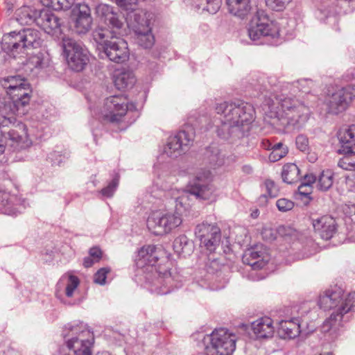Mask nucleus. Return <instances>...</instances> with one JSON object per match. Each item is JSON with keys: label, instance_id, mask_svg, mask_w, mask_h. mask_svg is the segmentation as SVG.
<instances>
[{"label": "nucleus", "instance_id": "obj_32", "mask_svg": "<svg viewBox=\"0 0 355 355\" xmlns=\"http://www.w3.org/2000/svg\"><path fill=\"white\" fill-rule=\"evenodd\" d=\"M300 173V169L295 164H286L282 168V180L287 184H293L297 182L301 179Z\"/></svg>", "mask_w": 355, "mask_h": 355}, {"label": "nucleus", "instance_id": "obj_62", "mask_svg": "<svg viewBox=\"0 0 355 355\" xmlns=\"http://www.w3.org/2000/svg\"><path fill=\"white\" fill-rule=\"evenodd\" d=\"M259 215V211L258 210H256L255 211L252 212L251 216L253 218H257Z\"/></svg>", "mask_w": 355, "mask_h": 355}, {"label": "nucleus", "instance_id": "obj_23", "mask_svg": "<svg viewBox=\"0 0 355 355\" xmlns=\"http://www.w3.org/2000/svg\"><path fill=\"white\" fill-rule=\"evenodd\" d=\"M24 209V202L16 194H12L0 187V211L2 213L9 216H16L21 213Z\"/></svg>", "mask_w": 355, "mask_h": 355}, {"label": "nucleus", "instance_id": "obj_15", "mask_svg": "<svg viewBox=\"0 0 355 355\" xmlns=\"http://www.w3.org/2000/svg\"><path fill=\"white\" fill-rule=\"evenodd\" d=\"M212 178V174L209 170L200 169L196 175L197 182L192 185L189 190H184L191 196H195L197 199L207 200L209 202H215L217 199L216 187L209 182Z\"/></svg>", "mask_w": 355, "mask_h": 355}, {"label": "nucleus", "instance_id": "obj_33", "mask_svg": "<svg viewBox=\"0 0 355 355\" xmlns=\"http://www.w3.org/2000/svg\"><path fill=\"white\" fill-rule=\"evenodd\" d=\"M132 73L128 71H116L114 77V85L118 89H124L135 83Z\"/></svg>", "mask_w": 355, "mask_h": 355}, {"label": "nucleus", "instance_id": "obj_52", "mask_svg": "<svg viewBox=\"0 0 355 355\" xmlns=\"http://www.w3.org/2000/svg\"><path fill=\"white\" fill-rule=\"evenodd\" d=\"M344 78L346 81L352 82V84L350 86L355 88V68L347 70Z\"/></svg>", "mask_w": 355, "mask_h": 355}, {"label": "nucleus", "instance_id": "obj_59", "mask_svg": "<svg viewBox=\"0 0 355 355\" xmlns=\"http://www.w3.org/2000/svg\"><path fill=\"white\" fill-rule=\"evenodd\" d=\"M136 3H137V0H135V5L132 6L133 10H129V11H130V12H129L128 13V15H130V14H133L134 12H137V11H141L140 10H136V9H135Z\"/></svg>", "mask_w": 355, "mask_h": 355}, {"label": "nucleus", "instance_id": "obj_3", "mask_svg": "<svg viewBox=\"0 0 355 355\" xmlns=\"http://www.w3.org/2000/svg\"><path fill=\"white\" fill-rule=\"evenodd\" d=\"M318 304L324 310L333 309L330 317L323 323V330L330 331L341 325L345 314L355 307V292L345 294L344 290L338 286L325 290L319 296Z\"/></svg>", "mask_w": 355, "mask_h": 355}, {"label": "nucleus", "instance_id": "obj_1", "mask_svg": "<svg viewBox=\"0 0 355 355\" xmlns=\"http://www.w3.org/2000/svg\"><path fill=\"white\" fill-rule=\"evenodd\" d=\"M96 12L112 31L103 28H97L92 35L97 44L98 50L102 51L110 60L122 63L129 58L127 42L118 35L123 34V17L107 4H99Z\"/></svg>", "mask_w": 355, "mask_h": 355}, {"label": "nucleus", "instance_id": "obj_64", "mask_svg": "<svg viewBox=\"0 0 355 355\" xmlns=\"http://www.w3.org/2000/svg\"><path fill=\"white\" fill-rule=\"evenodd\" d=\"M269 108L272 110L275 109V103L272 101V104H269Z\"/></svg>", "mask_w": 355, "mask_h": 355}, {"label": "nucleus", "instance_id": "obj_9", "mask_svg": "<svg viewBox=\"0 0 355 355\" xmlns=\"http://www.w3.org/2000/svg\"><path fill=\"white\" fill-rule=\"evenodd\" d=\"M215 110L220 116L221 123L232 128L248 125L254 119V107L248 103L223 102L216 105Z\"/></svg>", "mask_w": 355, "mask_h": 355}, {"label": "nucleus", "instance_id": "obj_55", "mask_svg": "<svg viewBox=\"0 0 355 355\" xmlns=\"http://www.w3.org/2000/svg\"><path fill=\"white\" fill-rule=\"evenodd\" d=\"M263 237L266 239L272 241L276 239V234L271 229H265L262 232Z\"/></svg>", "mask_w": 355, "mask_h": 355}, {"label": "nucleus", "instance_id": "obj_57", "mask_svg": "<svg viewBox=\"0 0 355 355\" xmlns=\"http://www.w3.org/2000/svg\"><path fill=\"white\" fill-rule=\"evenodd\" d=\"M94 262H96L95 260L89 256V257L85 258L83 265L85 268H89Z\"/></svg>", "mask_w": 355, "mask_h": 355}, {"label": "nucleus", "instance_id": "obj_20", "mask_svg": "<svg viewBox=\"0 0 355 355\" xmlns=\"http://www.w3.org/2000/svg\"><path fill=\"white\" fill-rule=\"evenodd\" d=\"M62 19L48 9L40 10L37 19V26L45 33L56 38L61 37L62 34Z\"/></svg>", "mask_w": 355, "mask_h": 355}, {"label": "nucleus", "instance_id": "obj_39", "mask_svg": "<svg viewBox=\"0 0 355 355\" xmlns=\"http://www.w3.org/2000/svg\"><path fill=\"white\" fill-rule=\"evenodd\" d=\"M189 245L187 237L184 235L177 237L173 241V249L178 254H183Z\"/></svg>", "mask_w": 355, "mask_h": 355}, {"label": "nucleus", "instance_id": "obj_54", "mask_svg": "<svg viewBox=\"0 0 355 355\" xmlns=\"http://www.w3.org/2000/svg\"><path fill=\"white\" fill-rule=\"evenodd\" d=\"M101 255L102 252L98 248L94 247L89 250V256L93 258L95 261H98Z\"/></svg>", "mask_w": 355, "mask_h": 355}, {"label": "nucleus", "instance_id": "obj_13", "mask_svg": "<svg viewBox=\"0 0 355 355\" xmlns=\"http://www.w3.org/2000/svg\"><path fill=\"white\" fill-rule=\"evenodd\" d=\"M126 22L128 26L134 31L137 43L139 46L145 49L153 46L155 42L154 36L143 11H137L127 15Z\"/></svg>", "mask_w": 355, "mask_h": 355}, {"label": "nucleus", "instance_id": "obj_29", "mask_svg": "<svg viewBox=\"0 0 355 355\" xmlns=\"http://www.w3.org/2000/svg\"><path fill=\"white\" fill-rule=\"evenodd\" d=\"M22 115L18 114L15 107L13 108L7 103L3 104V106L0 107V130H5L8 131L6 128H10V125L15 126L14 129H17V125H15L17 122L15 116Z\"/></svg>", "mask_w": 355, "mask_h": 355}, {"label": "nucleus", "instance_id": "obj_38", "mask_svg": "<svg viewBox=\"0 0 355 355\" xmlns=\"http://www.w3.org/2000/svg\"><path fill=\"white\" fill-rule=\"evenodd\" d=\"M288 152L287 146L282 142H279L272 146L271 153L268 159L272 162H275L284 157Z\"/></svg>", "mask_w": 355, "mask_h": 355}, {"label": "nucleus", "instance_id": "obj_37", "mask_svg": "<svg viewBox=\"0 0 355 355\" xmlns=\"http://www.w3.org/2000/svg\"><path fill=\"white\" fill-rule=\"evenodd\" d=\"M221 0H193V6L202 11H207L210 14H215L220 8Z\"/></svg>", "mask_w": 355, "mask_h": 355}, {"label": "nucleus", "instance_id": "obj_10", "mask_svg": "<svg viewBox=\"0 0 355 355\" xmlns=\"http://www.w3.org/2000/svg\"><path fill=\"white\" fill-rule=\"evenodd\" d=\"M135 108V105L129 103L124 95H114L106 98L100 110L90 107L92 114L99 120L116 123L123 121L128 110Z\"/></svg>", "mask_w": 355, "mask_h": 355}, {"label": "nucleus", "instance_id": "obj_27", "mask_svg": "<svg viewBox=\"0 0 355 355\" xmlns=\"http://www.w3.org/2000/svg\"><path fill=\"white\" fill-rule=\"evenodd\" d=\"M252 330L258 338H271L275 332L272 320L269 317L258 318L251 324Z\"/></svg>", "mask_w": 355, "mask_h": 355}, {"label": "nucleus", "instance_id": "obj_4", "mask_svg": "<svg viewBox=\"0 0 355 355\" xmlns=\"http://www.w3.org/2000/svg\"><path fill=\"white\" fill-rule=\"evenodd\" d=\"M178 196H174L175 212H153L148 218V230L155 235L170 233L182 223V214L190 207L189 194L187 191L178 190Z\"/></svg>", "mask_w": 355, "mask_h": 355}, {"label": "nucleus", "instance_id": "obj_63", "mask_svg": "<svg viewBox=\"0 0 355 355\" xmlns=\"http://www.w3.org/2000/svg\"><path fill=\"white\" fill-rule=\"evenodd\" d=\"M349 173H350L351 175H354V176L353 178H354V180H355V169L349 170Z\"/></svg>", "mask_w": 355, "mask_h": 355}, {"label": "nucleus", "instance_id": "obj_2", "mask_svg": "<svg viewBox=\"0 0 355 355\" xmlns=\"http://www.w3.org/2000/svg\"><path fill=\"white\" fill-rule=\"evenodd\" d=\"M159 253L155 245H145L138 250L135 261L147 288L153 293L166 295L173 289L171 263L166 260L164 264L157 263Z\"/></svg>", "mask_w": 355, "mask_h": 355}, {"label": "nucleus", "instance_id": "obj_31", "mask_svg": "<svg viewBox=\"0 0 355 355\" xmlns=\"http://www.w3.org/2000/svg\"><path fill=\"white\" fill-rule=\"evenodd\" d=\"M39 12L30 6H22L15 12L16 19L21 25L37 24Z\"/></svg>", "mask_w": 355, "mask_h": 355}, {"label": "nucleus", "instance_id": "obj_6", "mask_svg": "<svg viewBox=\"0 0 355 355\" xmlns=\"http://www.w3.org/2000/svg\"><path fill=\"white\" fill-rule=\"evenodd\" d=\"M278 111L276 116L281 123L288 130H297L308 121L310 116L309 107L297 99L291 98H276Z\"/></svg>", "mask_w": 355, "mask_h": 355}, {"label": "nucleus", "instance_id": "obj_43", "mask_svg": "<svg viewBox=\"0 0 355 355\" xmlns=\"http://www.w3.org/2000/svg\"><path fill=\"white\" fill-rule=\"evenodd\" d=\"M266 6L276 11L283 10L292 0H265Z\"/></svg>", "mask_w": 355, "mask_h": 355}, {"label": "nucleus", "instance_id": "obj_50", "mask_svg": "<svg viewBox=\"0 0 355 355\" xmlns=\"http://www.w3.org/2000/svg\"><path fill=\"white\" fill-rule=\"evenodd\" d=\"M117 6L122 9L129 11V10H133L132 6L135 3V0H112Z\"/></svg>", "mask_w": 355, "mask_h": 355}, {"label": "nucleus", "instance_id": "obj_21", "mask_svg": "<svg viewBox=\"0 0 355 355\" xmlns=\"http://www.w3.org/2000/svg\"><path fill=\"white\" fill-rule=\"evenodd\" d=\"M71 24L73 31L77 34H85L91 28L92 18L89 6L85 3H80L73 10L71 15Z\"/></svg>", "mask_w": 355, "mask_h": 355}, {"label": "nucleus", "instance_id": "obj_34", "mask_svg": "<svg viewBox=\"0 0 355 355\" xmlns=\"http://www.w3.org/2000/svg\"><path fill=\"white\" fill-rule=\"evenodd\" d=\"M1 85L5 89L6 94L12 93L13 89L28 83V80L21 76H10L2 78L0 80Z\"/></svg>", "mask_w": 355, "mask_h": 355}, {"label": "nucleus", "instance_id": "obj_48", "mask_svg": "<svg viewBox=\"0 0 355 355\" xmlns=\"http://www.w3.org/2000/svg\"><path fill=\"white\" fill-rule=\"evenodd\" d=\"M119 184V178H114L105 188L101 190V193L105 197H111L114 194Z\"/></svg>", "mask_w": 355, "mask_h": 355}, {"label": "nucleus", "instance_id": "obj_24", "mask_svg": "<svg viewBox=\"0 0 355 355\" xmlns=\"http://www.w3.org/2000/svg\"><path fill=\"white\" fill-rule=\"evenodd\" d=\"M312 225L315 232L324 240L331 239L336 234L338 227L336 219L330 215L312 218Z\"/></svg>", "mask_w": 355, "mask_h": 355}, {"label": "nucleus", "instance_id": "obj_49", "mask_svg": "<svg viewBox=\"0 0 355 355\" xmlns=\"http://www.w3.org/2000/svg\"><path fill=\"white\" fill-rule=\"evenodd\" d=\"M209 160L210 164L214 168L221 166L224 163L223 158L221 157L217 149L212 152V155L210 156Z\"/></svg>", "mask_w": 355, "mask_h": 355}, {"label": "nucleus", "instance_id": "obj_17", "mask_svg": "<svg viewBox=\"0 0 355 355\" xmlns=\"http://www.w3.org/2000/svg\"><path fill=\"white\" fill-rule=\"evenodd\" d=\"M196 236L200 241V244L208 251L213 252L220 242V230L214 225L202 223L196 226Z\"/></svg>", "mask_w": 355, "mask_h": 355}, {"label": "nucleus", "instance_id": "obj_28", "mask_svg": "<svg viewBox=\"0 0 355 355\" xmlns=\"http://www.w3.org/2000/svg\"><path fill=\"white\" fill-rule=\"evenodd\" d=\"M228 11L241 19L248 15L252 9V0H226Z\"/></svg>", "mask_w": 355, "mask_h": 355}, {"label": "nucleus", "instance_id": "obj_5", "mask_svg": "<svg viewBox=\"0 0 355 355\" xmlns=\"http://www.w3.org/2000/svg\"><path fill=\"white\" fill-rule=\"evenodd\" d=\"M65 348L57 355H92L94 338L87 324L83 322L68 324L63 330Z\"/></svg>", "mask_w": 355, "mask_h": 355}, {"label": "nucleus", "instance_id": "obj_40", "mask_svg": "<svg viewBox=\"0 0 355 355\" xmlns=\"http://www.w3.org/2000/svg\"><path fill=\"white\" fill-rule=\"evenodd\" d=\"M48 4L55 10H67L74 3L75 0H48Z\"/></svg>", "mask_w": 355, "mask_h": 355}, {"label": "nucleus", "instance_id": "obj_35", "mask_svg": "<svg viewBox=\"0 0 355 355\" xmlns=\"http://www.w3.org/2000/svg\"><path fill=\"white\" fill-rule=\"evenodd\" d=\"M338 152L343 155L338 162V166L347 171L355 170V149L349 148V150H340V148Z\"/></svg>", "mask_w": 355, "mask_h": 355}, {"label": "nucleus", "instance_id": "obj_47", "mask_svg": "<svg viewBox=\"0 0 355 355\" xmlns=\"http://www.w3.org/2000/svg\"><path fill=\"white\" fill-rule=\"evenodd\" d=\"M295 144L297 149L302 152H306L309 149V139L304 135H300L296 137Z\"/></svg>", "mask_w": 355, "mask_h": 355}, {"label": "nucleus", "instance_id": "obj_36", "mask_svg": "<svg viewBox=\"0 0 355 355\" xmlns=\"http://www.w3.org/2000/svg\"><path fill=\"white\" fill-rule=\"evenodd\" d=\"M334 183V173L331 170H324L317 178L316 187L318 190L326 191Z\"/></svg>", "mask_w": 355, "mask_h": 355}, {"label": "nucleus", "instance_id": "obj_61", "mask_svg": "<svg viewBox=\"0 0 355 355\" xmlns=\"http://www.w3.org/2000/svg\"><path fill=\"white\" fill-rule=\"evenodd\" d=\"M309 159L310 162H315L316 160V157H315V155H310L309 157Z\"/></svg>", "mask_w": 355, "mask_h": 355}, {"label": "nucleus", "instance_id": "obj_42", "mask_svg": "<svg viewBox=\"0 0 355 355\" xmlns=\"http://www.w3.org/2000/svg\"><path fill=\"white\" fill-rule=\"evenodd\" d=\"M264 187L268 196L270 198L277 197L279 193L278 185L272 180H266L264 182Z\"/></svg>", "mask_w": 355, "mask_h": 355}, {"label": "nucleus", "instance_id": "obj_18", "mask_svg": "<svg viewBox=\"0 0 355 355\" xmlns=\"http://www.w3.org/2000/svg\"><path fill=\"white\" fill-rule=\"evenodd\" d=\"M195 132L190 126L187 125L176 135L170 136L164 148V153L168 157L176 155L184 146H189L194 140Z\"/></svg>", "mask_w": 355, "mask_h": 355}, {"label": "nucleus", "instance_id": "obj_44", "mask_svg": "<svg viewBox=\"0 0 355 355\" xmlns=\"http://www.w3.org/2000/svg\"><path fill=\"white\" fill-rule=\"evenodd\" d=\"M276 206L279 211L286 212L294 207V202L288 198H282L277 200Z\"/></svg>", "mask_w": 355, "mask_h": 355}, {"label": "nucleus", "instance_id": "obj_53", "mask_svg": "<svg viewBox=\"0 0 355 355\" xmlns=\"http://www.w3.org/2000/svg\"><path fill=\"white\" fill-rule=\"evenodd\" d=\"M354 177L349 173L345 175V184L348 187V189L352 191L355 190V180L353 178Z\"/></svg>", "mask_w": 355, "mask_h": 355}, {"label": "nucleus", "instance_id": "obj_11", "mask_svg": "<svg viewBox=\"0 0 355 355\" xmlns=\"http://www.w3.org/2000/svg\"><path fill=\"white\" fill-rule=\"evenodd\" d=\"M236 335L225 328L204 336L202 341L209 355H232L236 349Z\"/></svg>", "mask_w": 355, "mask_h": 355}, {"label": "nucleus", "instance_id": "obj_30", "mask_svg": "<svg viewBox=\"0 0 355 355\" xmlns=\"http://www.w3.org/2000/svg\"><path fill=\"white\" fill-rule=\"evenodd\" d=\"M340 150L355 149V125L340 130L338 135Z\"/></svg>", "mask_w": 355, "mask_h": 355}, {"label": "nucleus", "instance_id": "obj_26", "mask_svg": "<svg viewBox=\"0 0 355 355\" xmlns=\"http://www.w3.org/2000/svg\"><path fill=\"white\" fill-rule=\"evenodd\" d=\"M301 332V322L299 318L282 320L279 323L277 333L283 339H294Z\"/></svg>", "mask_w": 355, "mask_h": 355}, {"label": "nucleus", "instance_id": "obj_56", "mask_svg": "<svg viewBox=\"0 0 355 355\" xmlns=\"http://www.w3.org/2000/svg\"><path fill=\"white\" fill-rule=\"evenodd\" d=\"M272 146H273V144H272V142L269 139H262V141L261 142V147L265 150H271Z\"/></svg>", "mask_w": 355, "mask_h": 355}, {"label": "nucleus", "instance_id": "obj_14", "mask_svg": "<svg viewBox=\"0 0 355 355\" xmlns=\"http://www.w3.org/2000/svg\"><path fill=\"white\" fill-rule=\"evenodd\" d=\"M16 128L17 129L12 128L8 131L0 130V155L4 153L6 148H10L12 150H20L31 145L26 125L17 123Z\"/></svg>", "mask_w": 355, "mask_h": 355}, {"label": "nucleus", "instance_id": "obj_22", "mask_svg": "<svg viewBox=\"0 0 355 355\" xmlns=\"http://www.w3.org/2000/svg\"><path fill=\"white\" fill-rule=\"evenodd\" d=\"M12 92L8 94L12 101L6 103L13 108L15 107L18 114H26L27 112L26 107L29 104L32 92L29 83L17 87Z\"/></svg>", "mask_w": 355, "mask_h": 355}, {"label": "nucleus", "instance_id": "obj_60", "mask_svg": "<svg viewBox=\"0 0 355 355\" xmlns=\"http://www.w3.org/2000/svg\"><path fill=\"white\" fill-rule=\"evenodd\" d=\"M302 191H305V192H309L306 196L311 194V186H307V187L303 189Z\"/></svg>", "mask_w": 355, "mask_h": 355}, {"label": "nucleus", "instance_id": "obj_7", "mask_svg": "<svg viewBox=\"0 0 355 355\" xmlns=\"http://www.w3.org/2000/svg\"><path fill=\"white\" fill-rule=\"evenodd\" d=\"M250 38L257 44L277 45L281 43L277 22L270 19L266 11L257 10L248 28Z\"/></svg>", "mask_w": 355, "mask_h": 355}, {"label": "nucleus", "instance_id": "obj_25", "mask_svg": "<svg viewBox=\"0 0 355 355\" xmlns=\"http://www.w3.org/2000/svg\"><path fill=\"white\" fill-rule=\"evenodd\" d=\"M268 261V255L262 246L259 245L246 250L243 257V263L251 266L255 270L263 268Z\"/></svg>", "mask_w": 355, "mask_h": 355}, {"label": "nucleus", "instance_id": "obj_19", "mask_svg": "<svg viewBox=\"0 0 355 355\" xmlns=\"http://www.w3.org/2000/svg\"><path fill=\"white\" fill-rule=\"evenodd\" d=\"M80 280L78 277L67 273L63 275L58 282L55 287V295L63 303L74 304L72 301L77 292Z\"/></svg>", "mask_w": 355, "mask_h": 355}, {"label": "nucleus", "instance_id": "obj_12", "mask_svg": "<svg viewBox=\"0 0 355 355\" xmlns=\"http://www.w3.org/2000/svg\"><path fill=\"white\" fill-rule=\"evenodd\" d=\"M62 48L69 67L75 71L83 70L89 62L87 50L81 42L69 37H62Z\"/></svg>", "mask_w": 355, "mask_h": 355}, {"label": "nucleus", "instance_id": "obj_45", "mask_svg": "<svg viewBox=\"0 0 355 355\" xmlns=\"http://www.w3.org/2000/svg\"><path fill=\"white\" fill-rule=\"evenodd\" d=\"M110 272V269L109 268H102L99 269L94 276V282L96 284H98L101 285L105 284V280L107 278V275Z\"/></svg>", "mask_w": 355, "mask_h": 355}, {"label": "nucleus", "instance_id": "obj_58", "mask_svg": "<svg viewBox=\"0 0 355 355\" xmlns=\"http://www.w3.org/2000/svg\"><path fill=\"white\" fill-rule=\"evenodd\" d=\"M243 171L246 173H251L252 172V168L249 165H245L242 168Z\"/></svg>", "mask_w": 355, "mask_h": 355}, {"label": "nucleus", "instance_id": "obj_41", "mask_svg": "<svg viewBox=\"0 0 355 355\" xmlns=\"http://www.w3.org/2000/svg\"><path fill=\"white\" fill-rule=\"evenodd\" d=\"M255 76L257 77V79H252V82L250 83V85L256 90H259V92H261L262 87L263 89H266V83H268L269 85L272 84L271 82L269 81V80H268V78L265 77L264 75H255Z\"/></svg>", "mask_w": 355, "mask_h": 355}, {"label": "nucleus", "instance_id": "obj_16", "mask_svg": "<svg viewBox=\"0 0 355 355\" xmlns=\"http://www.w3.org/2000/svg\"><path fill=\"white\" fill-rule=\"evenodd\" d=\"M355 98V88L351 86L336 90L327 101L328 112L338 114L345 111Z\"/></svg>", "mask_w": 355, "mask_h": 355}, {"label": "nucleus", "instance_id": "obj_46", "mask_svg": "<svg viewBox=\"0 0 355 355\" xmlns=\"http://www.w3.org/2000/svg\"><path fill=\"white\" fill-rule=\"evenodd\" d=\"M317 183V177L313 174H308L304 175V182L299 187V193L302 195H306L309 192L303 191L302 189L311 186L312 184Z\"/></svg>", "mask_w": 355, "mask_h": 355}, {"label": "nucleus", "instance_id": "obj_51", "mask_svg": "<svg viewBox=\"0 0 355 355\" xmlns=\"http://www.w3.org/2000/svg\"><path fill=\"white\" fill-rule=\"evenodd\" d=\"M297 83L302 93L309 94L310 92L309 88L313 85V82L311 80H302Z\"/></svg>", "mask_w": 355, "mask_h": 355}, {"label": "nucleus", "instance_id": "obj_8", "mask_svg": "<svg viewBox=\"0 0 355 355\" xmlns=\"http://www.w3.org/2000/svg\"><path fill=\"white\" fill-rule=\"evenodd\" d=\"M41 43L40 32L27 28L5 34L1 40V49L10 58H15L28 49L40 46Z\"/></svg>", "mask_w": 355, "mask_h": 355}]
</instances>
